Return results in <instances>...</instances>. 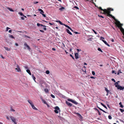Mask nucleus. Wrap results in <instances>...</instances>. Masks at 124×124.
Returning <instances> with one entry per match:
<instances>
[{
	"label": "nucleus",
	"mask_w": 124,
	"mask_h": 124,
	"mask_svg": "<svg viewBox=\"0 0 124 124\" xmlns=\"http://www.w3.org/2000/svg\"><path fill=\"white\" fill-rule=\"evenodd\" d=\"M100 9L101 10V11H103V13H104L105 14H107V15L108 16H111L116 21L115 23L117 26L119 28H120V29L121 31L122 32L123 35H124V29L122 27V26L123 25V24H121L120 22L117 20L115 18V17L112 16V15L110 14V12L109 10H107L106 9H102L101 7L98 8Z\"/></svg>",
	"instance_id": "nucleus-1"
},
{
	"label": "nucleus",
	"mask_w": 124,
	"mask_h": 124,
	"mask_svg": "<svg viewBox=\"0 0 124 124\" xmlns=\"http://www.w3.org/2000/svg\"><path fill=\"white\" fill-rule=\"evenodd\" d=\"M55 110H54V112L57 114L59 112H60V110L59 107L57 106H56L54 108Z\"/></svg>",
	"instance_id": "nucleus-2"
},
{
	"label": "nucleus",
	"mask_w": 124,
	"mask_h": 124,
	"mask_svg": "<svg viewBox=\"0 0 124 124\" xmlns=\"http://www.w3.org/2000/svg\"><path fill=\"white\" fill-rule=\"evenodd\" d=\"M10 118L15 124H17V123L16 122V119L14 117L12 116H10Z\"/></svg>",
	"instance_id": "nucleus-3"
},
{
	"label": "nucleus",
	"mask_w": 124,
	"mask_h": 124,
	"mask_svg": "<svg viewBox=\"0 0 124 124\" xmlns=\"http://www.w3.org/2000/svg\"><path fill=\"white\" fill-rule=\"evenodd\" d=\"M16 68H15V69L17 70V71L18 72H21V70L19 66L17 64H16Z\"/></svg>",
	"instance_id": "nucleus-4"
},
{
	"label": "nucleus",
	"mask_w": 124,
	"mask_h": 124,
	"mask_svg": "<svg viewBox=\"0 0 124 124\" xmlns=\"http://www.w3.org/2000/svg\"><path fill=\"white\" fill-rule=\"evenodd\" d=\"M101 39H100L101 40L104 42V43L107 45L108 46H110L107 43V42L106 41L104 40L103 39H104V38H103L101 37H100Z\"/></svg>",
	"instance_id": "nucleus-5"
},
{
	"label": "nucleus",
	"mask_w": 124,
	"mask_h": 124,
	"mask_svg": "<svg viewBox=\"0 0 124 124\" xmlns=\"http://www.w3.org/2000/svg\"><path fill=\"white\" fill-rule=\"evenodd\" d=\"M75 114L79 117V120H81L82 118L81 115L79 113H75Z\"/></svg>",
	"instance_id": "nucleus-6"
},
{
	"label": "nucleus",
	"mask_w": 124,
	"mask_h": 124,
	"mask_svg": "<svg viewBox=\"0 0 124 124\" xmlns=\"http://www.w3.org/2000/svg\"><path fill=\"white\" fill-rule=\"evenodd\" d=\"M68 101H71L76 104H77V103L76 101L70 99H68Z\"/></svg>",
	"instance_id": "nucleus-7"
},
{
	"label": "nucleus",
	"mask_w": 124,
	"mask_h": 124,
	"mask_svg": "<svg viewBox=\"0 0 124 124\" xmlns=\"http://www.w3.org/2000/svg\"><path fill=\"white\" fill-rule=\"evenodd\" d=\"M116 87L118 89H119L120 90H123V87L119 85L118 86L116 85Z\"/></svg>",
	"instance_id": "nucleus-8"
},
{
	"label": "nucleus",
	"mask_w": 124,
	"mask_h": 124,
	"mask_svg": "<svg viewBox=\"0 0 124 124\" xmlns=\"http://www.w3.org/2000/svg\"><path fill=\"white\" fill-rule=\"evenodd\" d=\"M75 58L76 59L78 58V53H75Z\"/></svg>",
	"instance_id": "nucleus-9"
},
{
	"label": "nucleus",
	"mask_w": 124,
	"mask_h": 124,
	"mask_svg": "<svg viewBox=\"0 0 124 124\" xmlns=\"http://www.w3.org/2000/svg\"><path fill=\"white\" fill-rule=\"evenodd\" d=\"M24 46H25L27 47L28 49L30 50V47L29 46H28L27 44L26 43H25L24 44Z\"/></svg>",
	"instance_id": "nucleus-10"
},
{
	"label": "nucleus",
	"mask_w": 124,
	"mask_h": 124,
	"mask_svg": "<svg viewBox=\"0 0 124 124\" xmlns=\"http://www.w3.org/2000/svg\"><path fill=\"white\" fill-rule=\"evenodd\" d=\"M66 103L69 106H72V104L71 103L67 101H66Z\"/></svg>",
	"instance_id": "nucleus-11"
},
{
	"label": "nucleus",
	"mask_w": 124,
	"mask_h": 124,
	"mask_svg": "<svg viewBox=\"0 0 124 124\" xmlns=\"http://www.w3.org/2000/svg\"><path fill=\"white\" fill-rule=\"evenodd\" d=\"M37 25L38 26H40L41 27H46V26H44L42 24H40L39 23H37Z\"/></svg>",
	"instance_id": "nucleus-12"
},
{
	"label": "nucleus",
	"mask_w": 124,
	"mask_h": 124,
	"mask_svg": "<svg viewBox=\"0 0 124 124\" xmlns=\"http://www.w3.org/2000/svg\"><path fill=\"white\" fill-rule=\"evenodd\" d=\"M64 25L66 27H67L68 28V29H70V30L72 31H73V30L70 28V27H69L68 26L66 25L65 24H64Z\"/></svg>",
	"instance_id": "nucleus-13"
},
{
	"label": "nucleus",
	"mask_w": 124,
	"mask_h": 124,
	"mask_svg": "<svg viewBox=\"0 0 124 124\" xmlns=\"http://www.w3.org/2000/svg\"><path fill=\"white\" fill-rule=\"evenodd\" d=\"M28 101L29 103L31 105V106L33 104L32 102L30 100H28Z\"/></svg>",
	"instance_id": "nucleus-14"
},
{
	"label": "nucleus",
	"mask_w": 124,
	"mask_h": 124,
	"mask_svg": "<svg viewBox=\"0 0 124 124\" xmlns=\"http://www.w3.org/2000/svg\"><path fill=\"white\" fill-rule=\"evenodd\" d=\"M26 72L30 75H31V73L29 70L27 69L26 70Z\"/></svg>",
	"instance_id": "nucleus-15"
},
{
	"label": "nucleus",
	"mask_w": 124,
	"mask_h": 124,
	"mask_svg": "<svg viewBox=\"0 0 124 124\" xmlns=\"http://www.w3.org/2000/svg\"><path fill=\"white\" fill-rule=\"evenodd\" d=\"M32 108L34 109L37 110V109L34 106L33 104L31 105Z\"/></svg>",
	"instance_id": "nucleus-16"
},
{
	"label": "nucleus",
	"mask_w": 124,
	"mask_h": 124,
	"mask_svg": "<svg viewBox=\"0 0 124 124\" xmlns=\"http://www.w3.org/2000/svg\"><path fill=\"white\" fill-rule=\"evenodd\" d=\"M32 108L34 109L37 110V109L34 106L33 104L31 105Z\"/></svg>",
	"instance_id": "nucleus-17"
},
{
	"label": "nucleus",
	"mask_w": 124,
	"mask_h": 124,
	"mask_svg": "<svg viewBox=\"0 0 124 124\" xmlns=\"http://www.w3.org/2000/svg\"><path fill=\"white\" fill-rule=\"evenodd\" d=\"M32 108L34 109L37 110V109L34 106L33 104L31 105Z\"/></svg>",
	"instance_id": "nucleus-18"
},
{
	"label": "nucleus",
	"mask_w": 124,
	"mask_h": 124,
	"mask_svg": "<svg viewBox=\"0 0 124 124\" xmlns=\"http://www.w3.org/2000/svg\"><path fill=\"white\" fill-rule=\"evenodd\" d=\"M9 38H11L13 39H15V38L11 34H9Z\"/></svg>",
	"instance_id": "nucleus-19"
},
{
	"label": "nucleus",
	"mask_w": 124,
	"mask_h": 124,
	"mask_svg": "<svg viewBox=\"0 0 124 124\" xmlns=\"http://www.w3.org/2000/svg\"><path fill=\"white\" fill-rule=\"evenodd\" d=\"M66 31L70 35H72V33L68 29H67Z\"/></svg>",
	"instance_id": "nucleus-20"
},
{
	"label": "nucleus",
	"mask_w": 124,
	"mask_h": 124,
	"mask_svg": "<svg viewBox=\"0 0 124 124\" xmlns=\"http://www.w3.org/2000/svg\"><path fill=\"white\" fill-rule=\"evenodd\" d=\"M44 91L46 93H48L49 92V90L48 89L45 88L44 89Z\"/></svg>",
	"instance_id": "nucleus-21"
},
{
	"label": "nucleus",
	"mask_w": 124,
	"mask_h": 124,
	"mask_svg": "<svg viewBox=\"0 0 124 124\" xmlns=\"http://www.w3.org/2000/svg\"><path fill=\"white\" fill-rule=\"evenodd\" d=\"M32 78L33 79V80L35 82H36V81H35V79H36V78L34 76L33 74H32Z\"/></svg>",
	"instance_id": "nucleus-22"
},
{
	"label": "nucleus",
	"mask_w": 124,
	"mask_h": 124,
	"mask_svg": "<svg viewBox=\"0 0 124 124\" xmlns=\"http://www.w3.org/2000/svg\"><path fill=\"white\" fill-rule=\"evenodd\" d=\"M7 9L9 10L10 11H11L12 12H14V11L12 9L10 8L9 7H7Z\"/></svg>",
	"instance_id": "nucleus-23"
},
{
	"label": "nucleus",
	"mask_w": 124,
	"mask_h": 124,
	"mask_svg": "<svg viewBox=\"0 0 124 124\" xmlns=\"http://www.w3.org/2000/svg\"><path fill=\"white\" fill-rule=\"evenodd\" d=\"M119 105H120V107L122 108H123L124 106H123L122 105V103L121 102H120V103H119Z\"/></svg>",
	"instance_id": "nucleus-24"
},
{
	"label": "nucleus",
	"mask_w": 124,
	"mask_h": 124,
	"mask_svg": "<svg viewBox=\"0 0 124 124\" xmlns=\"http://www.w3.org/2000/svg\"><path fill=\"white\" fill-rule=\"evenodd\" d=\"M4 48H5V49L8 51H10V48H8L7 47H4Z\"/></svg>",
	"instance_id": "nucleus-25"
},
{
	"label": "nucleus",
	"mask_w": 124,
	"mask_h": 124,
	"mask_svg": "<svg viewBox=\"0 0 124 124\" xmlns=\"http://www.w3.org/2000/svg\"><path fill=\"white\" fill-rule=\"evenodd\" d=\"M122 72L121 71V70H119L117 72V75H118L120 73H122Z\"/></svg>",
	"instance_id": "nucleus-26"
},
{
	"label": "nucleus",
	"mask_w": 124,
	"mask_h": 124,
	"mask_svg": "<svg viewBox=\"0 0 124 124\" xmlns=\"http://www.w3.org/2000/svg\"><path fill=\"white\" fill-rule=\"evenodd\" d=\"M39 11L40 12V13H44V12L41 9H39Z\"/></svg>",
	"instance_id": "nucleus-27"
},
{
	"label": "nucleus",
	"mask_w": 124,
	"mask_h": 124,
	"mask_svg": "<svg viewBox=\"0 0 124 124\" xmlns=\"http://www.w3.org/2000/svg\"><path fill=\"white\" fill-rule=\"evenodd\" d=\"M101 105L103 106L105 108H106V109H107V107H106V106H105V105L104 104H103V103H101Z\"/></svg>",
	"instance_id": "nucleus-28"
},
{
	"label": "nucleus",
	"mask_w": 124,
	"mask_h": 124,
	"mask_svg": "<svg viewBox=\"0 0 124 124\" xmlns=\"http://www.w3.org/2000/svg\"><path fill=\"white\" fill-rule=\"evenodd\" d=\"M43 83V82L41 81H40V85L41 86V87H42L43 86L42 85V84Z\"/></svg>",
	"instance_id": "nucleus-29"
},
{
	"label": "nucleus",
	"mask_w": 124,
	"mask_h": 124,
	"mask_svg": "<svg viewBox=\"0 0 124 124\" xmlns=\"http://www.w3.org/2000/svg\"><path fill=\"white\" fill-rule=\"evenodd\" d=\"M49 73L50 72L48 70H47L46 71V73L47 74H49Z\"/></svg>",
	"instance_id": "nucleus-30"
},
{
	"label": "nucleus",
	"mask_w": 124,
	"mask_h": 124,
	"mask_svg": "<svg viewBox=\"0 0 124 124\" xmlns=\"http://www.w3.org/2000/svg\"><path fill=\"white\" fill-rule=\"evenodd\" d=\"M65 8L63 7H62L61 8H60L59 9V10H62L63 9H64Z\"/></svg>",
	"instance_id": "nucleus-31"
},
{
	"label": "nucleus",
	"mask_w": 124,
	"mask_h": 124,
	"mask_svg": "<svg viewBox=\"0 0 124 124\" xmlns=\"http://www.w3.org/2000/svg\"><path fill=\"white\" fill-rule=\"evenodd\" d=\"M58 22H59L60 24L61 25H64V24L61 21H59Z\"/></svg>",
	"instance_id": "nucleus-32"
},
{
	"label": "nucleus",
	"mask_w": 124,
	"mask_h": 124,
	"mask_svg": "<svg viewBox=\"0 0 124 124\" xmlns=\"http://www.w3.org/2000/svg\"><path fill=\"white\" fill-rule=\"evenodd\" d=\"M109 10V11H110V10H111V11H113V9H112L111 8H108V9L107 10Z\"/></svg>",
	"instance_id": "nucleus-33"
},
{
	"label": "nucleus",
	"mask_w": 124,
	"mask_h": 124,
	"mask_svg": "<svg viewBox=\"0 0 124 124\" xmlns=\"http://www.w3.org/2000/svg\"><path fill=\"white\" fill-rule=\"evenodd\" d=\"M93 3L94 4L95 6L96 7V6L95 3H94V2H93V0H92L90 1Z\"/></svg>",
	"instance_id": "nucleus-34"
},
{
	"label": "nucleus",
	"mask_w": 124,
	"mask_h": 124,
	"mask_svg": "<svg viewBox=\"0 0 124 124\" xmlns=\"http://www.w3.org/2000/svg\"><path fill=\"white\" fill-rule=\"evenodd\" d=\"M108 118L109 119H111L112 118V117L110 115H109L108 116Z\"/></svg>",
	"instance_id": "nucleus-35"
},
{
	"label": "nucleus",
	"mask_w": 124,
	"mask_h": 124,
	"mask_svg": "<svg viewBox=\"0 0 124 124\" xmlns=\"http://www.w3.org/2000/svg\"><path fill=\"white\" fill-rule=\"evenodd\" d=\"M18 14L21 16H23V13L21 12H19L18 13Z\"/></svg>",
	"instance_id": "nucleus-36"
},
{
	"label": "nucleus",
	"mask_w": 124,
	"mask_h": 124,
	"mask_svg": "<svg viewBox=\"0 0 124 124\" xmlns=\"http://www.w3.org/2000/svg\"><path fill=\"white\" fill-rule=\"evenodd\" d=\"M51 96L52 97L54 98H55V97L54 95H53L52 94H51Z\"/></svg>",
	"instance_id": "nucleus-37"
},
{
	"label": "nucleus",
	"mask_w": 124,
	"mask_h": 124,
	"mask_svg": "<svg viewBox=\"0 0 124 124\" xmlns=\"http://www.w3.org/2000/svg\"><path fill=\"white\" fill-rule=\"evenodd\" d=\"M118 82H116L115 84V86L116 87V85L118 86Z\"/></svg>",
	"instance_id": "nucleus-38"
},
{
	"label": "nucleus",
	"mask_w": 124,
	"mask_h": 124,
	"mask_svg": "<svg viewBox=\"0 0 124 124\" xmlns=\"http://www.w3.org/2000/svg\"><path fill=\"white\" fill-rule=\"evenodd\" d=\"M120 109V111L122 112H124V109Z\"/></svg>",
	"instance_id": "nucleus-39"
},
{
	"label": "nucleus",
	"mask_w": 124,
	"mask_h": 124,
	"mask_svg": "<svg viewBox=\"0 0 124 124\" xmlns=\"http://www.w3.org/2000/svg\"><path fill=\"white\" fill-rule=\"evenodd\" d=\"M42 101H43V102H44V104H46V103H47L46 102V101L44 100H42Z\"/></svg>",
	"instance_id": "nucleus-40"
},
{
	"label": "nucleus",
	"mask_w": 124,
	"mask_h": 124,
	"mask_svg": "<svg viewBox=\"0 0 124 124\" xmlns=\"http://www.w3.org/2000/svg\"><path fill=\"white\" fill-rule=\"evenodd\" d=\"M92 73L93 75H95V73L94 71H92Z\"/></svg>",
	"instance_id": "nucleus-41"
},
{
	"label": "nucleus",
	"mask_w": 124,
	"mask_h": 124,
	"mask_svg": "<svg viewBox=\"0 0 124 124\" xmlns=\"http://www.w3.org/2000/svg\"><path fill=\"white\" fill-rule=\"evenodd\" d=\"M98 51H101V52H102V50H101V49L99 48L98 49Z\"/></svg>",
	"instance_id": "nucleus-42"
},
{
	"label": "nucleus",
	"mask_w": 124,
	"mask_h": 124,
	"mask_svg": "<svg viewBox=\"0 0 124 124\" xmlns=\"http://www.w3.org/2000/svg\"><path fill=\"white\" fill-rule=\"evenodd\" d=\"M92 30L95 34H97V33L94 30L92 29Z\"/></svg>",
	"instance_id": "nucleus-43"
},
{
	"label": "nucleus",
	"mask_w": 124,
	"mask_h": 124,
	"mask_svg": "<svg viewBox=\"0 0 124 124\" xmlns=\"http://www.w3.org/2000/svg\"><path fill=\"white\" fill-rule=\"evenodd\" d=\"M77 51H78V53L80 52V51H81V49H77Z\"/></svg>",
	"instance_id": "nucleus-44"
},
{
	"label": "nucleus",
	"mask_w": 124,
	"mask_h": 124,
	"mask_svg": "<svg viewBox=\"0 0 124 124\" xmlns=\"http://www.w3.org/2000/svg\"><path fill=\"white\" fill-rule=\"evenodd\" d=\"M40 14H41L44 17H46V16L45 14H43V13H40Z\"/></svg>",
	"instance_id": "nucleus-45"
},
{
	"label": "nucleus",
	"mask_w": 124,
	"mask_h": 124,
	"mask_svg": "<svg viewBox=\"0 0 124 124\" xmlns=\"http://www.w3.org/2000/svg\"><path fill=\"white\" fill-rule=\"evenodd\" d=\"M105 90L108 93L109 92V90L106 88H105Z\"/></svg>",
	"instance_id": "nucleus-46"
},
{
	"label": "nucleus",
	"mask_w": 124,
	"mask_h": 124,
	"mask_svg": "<svg viewBox=\"0 0 124 124\" xmlns=\"http://www.w3.org/2000/svg\"><path fill=\"white\" fill-rule=\"evenodd\" d=\"M10 28L8 27H7L6 28V31H8V29H10Z\"/></svg>",
	"instance_id": "nucleus-47"
},
{
	"label": "nucleus",
	"mask_w": 124,
	"mask_h": 124,
	"mask_svg": "<svg viewBox=\"0 0 124 124\" xmlns=\"http://www.w3.org/2000/svg\"><path fill=\"white\" fill-rule=\"evenodd\" d=\"M111 80H112V81H114V82H116V81H115V79H114V78H112V79H111Z\"/></svg>",
	"instance_id": "nucleus-48"
},
{
	"label": "nucleus",
	"mask_w": 124,
	"mask_h": 124,
	"mask_svg": "<svg viewBox=\"0 0 124 124\" xmlns=\"http://www.w3.org/2000/svg\"><path fill=\"white\" fill-rule=\"evenodd\" d=\"M10 110L12 111H13V112H14L15 111V110L14 109L12 108H11V109H10Z\"/></svg>",
	"instance_id": "nucleus-49"
},
{
	"label": "nucleus",
	"mask_w": 124,
	"mask_h": 124,
	"mask_svg": "<svg viewBox=\"0 0 124 124\" xmlns=\"http://www.w3.org/2000/svg\"><path fill=\"white\" fill-rule=\"evenodd\" d=\"M70 56L71 57H72V58L73 59H74V58L72 56V55H71V54H70Z\"/></svg>",
	"instance_id": "nucleus-50"
},
{
	"label": "nucleus",
	"mask_w": 124,
	"mask_h": 124,
	"mask_svg": "<svg viewBox=\"0 0 124 124\" xmlns=\"http://www.w3.org/2000/svg\"><path fill=\"white\" fill-rule=\"evenodd\" d=\"M112 73H115V74H116V73H115V71L114 70H113L112 71Z\"/></svg>",
	"instance_id": "nucleus-51"
},
{
	"label": "nucleus",
	"mask_w": 124,
	"mask_h": 124,
	"mask_svg": "<svg viewBox=\"0 0 124 124\" xmlns=\"http://www.w3.org/2000/svg\"><path fill=\"white\" fill-rule=\"evenodd\" d=\"M43 27V30H46V27Z\"/></svg>",
	"instance_id": "nucleus-52"
},
{
	"label": "nucleus",
	"mask_w": 124,
	"mask_h": 124,
	"mask_svg": "<svg viewBox=\"0 0 124 124\" xmlns=\"http://www.w3.org/2000/svg\"><path fill=\"white\" fill-rule=\"evenodd\" d=\"M74 8H75L76 9H79V8L77 6H75Z\"/></svg>",
	"instance_id": "nucleus-53"
},
{
	"label": "nucleus",
	"mask_w": 124,
	"mask_h": 124,
	"mask_svg": "<svg viewBox=\"0 0 124 124\" xmlns=\"http://www.w3.org/2000/svg\"><path fill=\"white\" fill-rule=\"evenodd\" d=\"M24 67L25 69H27L28 68V67L27 66H24Z\"/></svg>",
	"instance_id": "nucleus-54"
},
{
	"label": "nucleus",
	"mask_w": 124,
	"mask_h": 124,
	"mask_svg": "<svg viewBox=\"0 0 124 124\" xmlns=\"http://www.w3.org/2000/svg\"><path fill=\"white\" fill-rule=\"evenodd\" d=\"M98 16L99 17H102V18H104V17L103 16H100L99 15Z\"/></svg>",
	"instance_id": "nucleus-55"
},
{
	"label": "nucleus",
	"mask_w": 124,
	"mask_h": 124,
	"mask_svg": "<svg viewBox=\"0 0 124 124\" xmlns=\"http://www.w3.org/2000/svg\"><path fill=\"white\" fill-rule=\"evenodd\" d=\"M52 50L54 51H55L56 50L54 48H52Z\"/></svg>",
	"instance_id": "nucleus-56"
},
{
	"label": "nucleus",
	"mask_w": 124,
	"mask_h": 124,
	"mask_svg": "<svg viewBox=\"0 0 124 124\" xmlns=\"http://www.w3.org/2000/svg\"><path fill=\"white\" fill-rule=\"evenodd\" d=\"M21 19L22 20H24V18L23 17H21Z\"/></svg>",
	"instance_id": "nucleus-57"
},
{
	"label": "nucleus",
	"mask_w": 124,
	"mask_h": 124,
	"mask_svg": "<svg viewBox=\"0 0 124 124\" xmlns=\"http://www.w3.org/2000/svg\"><path fill=\"white\" fill-rule=\"evenodd\" d=\"M39 31L41 32H44V31H43V30H40Z\"/></svg>",
	"instance_id": "nucleus-58"
},
{
	"label": "nucleus",
	"mask_w": 124,
	"mask_h": 124,
	"mask_svg": "<svg viewBox=\"0 0 124 124\" xmlns=\"http://www.w3.org/2000/svg\"><path fill=\"white\" fill-rule=\"evenodd\" d=\"M15 45L16 46H18V44H17V43H16L15 44Z\"/></svg>",
	"instance_id": "nucleus-59"
},
{
	"label": "nucleus",
	"mask_w": 124,
	"mask_h": 124,
	"mask_svg": "<svg viewBox=\"0 0 124 124\" xmlns=\"http://www.w3.org/2000/svg\"><path fill=\"white\" fill-rule=\"evenodd\" d=\"M11 31H11V30H9V31L8 32H9V33H11Z\"/></svg>",
	"instance_id": "nucleus-60"
},
{
	"label": "nucleus",
	"mask_w": 124,
	"mask_h": 124,
	"mask_svg": "<svg viewBox=\"0 0 124 124\" xmlns=\"http://www.w3.org/2000/svg\"><path fill=\"white\" fill-rule=\"evenodd\" d=\"M47 105V106L48 107H49V105L47 103L46 104Z\"/></svg>",
	"instance_id": "nucleus-61"
},
{
	"label": "nucleus",
	"mask_w": 124,
	"mask_h": 124,
	"mask_svg": "<svg viewBox=\"0 0 124 124\" xmlns=\"http://www.w3.org/2000/svg\"><path fill=\"white\" fill-rule=\"evenodd\" d=\"M83 71H84V72H85V73H86V71L85 70H85L83 69Z\"/></svg>",
	"instance_id": "nucleus-62"
},
{
	"label": "nucleus",
	"mask_w": 124,
	"mask_h": 124,
	"mask_svg": "<svg viewBox=\"0 0 124 124\" xmlns=\"http://www.w3.org/2000/svg\"><path fill=\"white\" fill-rule=\"evenodd\" d=\"M49 23L50 24V25H53V23Z\"/></svg>",
	"instance_id": "nucleus-63"
},
{
	"label": "nucleus",
	"mask_w": 124,
	"mask_h": 124,
	"mask_svg": "<svg viewBox=\"0 0 124 124\" xmlns=\"http://www.w3.org/2000/svg\"><path fill=\"white\" fill-rule=\"evenodd\" d=\"M7 119L8 120H9V117L8 116L7 117Z\"/></svg>",
	"instance_id": "nucleus-64"
}]
</instances>
